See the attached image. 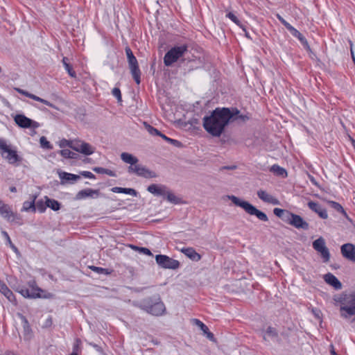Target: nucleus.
<instances>
[{
	"label": "nucleus",
	"mask_w": 355,
	"mask_h": 355,
	"mask_svg": "<svg viewBox=\"0 0 355 355\" xmlns=\"http://www.w3.org/2000/svg\"><path fill=\"white\" fill-rule=\"evenodd\" d=\"M318 252L320 254L324 263H327L329 261L330 253L329 249L327 247L320 250L319 251H318Z\"/></svg>",
	"instance_id": "obj_37"
},
{
	"label": "nucleus",
	"mask_w": 355,
	"mask_h": 355,
	"mask_svg": "<svg viewBox=\"0 0 355 355\" xmlns=\"http://www.w3.org/2000/svg\"><path fill=\"white\" fill-rule=\"evenodd\" d=\"M85 141H83L78 140V139L72 140V142H71V148H72L75 151L79 153L80 148H82V144Z\"/></svg>",
	"instance_id": "obj_42"
},
{
	"label": "nucleus",
	"mask_w": 355,
	"mask_h": 355,
	"mask_svg": "<svg viewBox=\"0 0 355 355\" xmlns=\"http://www.w3.org/2000/svg\"><path fill=\"white\" fill-rule=\"evenodd\" d=\"M15 123L22 128H37L40 127V123L35 121L24 114H16L14 116Z\"/></svg>",
	"instance_id": "obj_9"
},
{
	"label": "nucleus",
	"mask_w": 355,
	"mask_h": 355,
	"mask_svg": "<svg viewBox=\"0 0 355 355\" xmlns=\"http://www.w3.org/2000/svg\"><path fill=\"white\" fill-rule=\"evenodd\" d=\"M318 214L321 218L326 219L328 218L327 210L324 208H322Z\"/></svg>",
	"instance_id": "obj_55"
},
{
	"label": "nucleus",
	"mask_w": 355,
	"mask_h": 355,
	"mask_svg": "<svg viewBox=\"0 0 355 355\" xmlns=\"http://www.w3.org/2000/svg\"><path fill=\"white\" fill-rule=\"evenodd\" d=\"M0 215L7 219H10L13 216V212L9 205L3 203L1 200H0Z\"/></svg>",
	"instance_id": "obj_23"
},
{
	"label": "nucleus",
	"mask_w": 355,
	"mask_h": 355,
	"mask_svg": "<svg viewBox=\"0 0 355 355\" xmlns=\"http://www.w3.org/2000/svg\"><path fill=\"white\" fill-rule=\"evenodd\" d=\"M129 173H134L137 176L146 179L155 178L157 177V174L155 171L139 164H137L134 168L131 167L129 169Z\"/></svg>",
	"instance_id": "obj_8"
},
{
	"label": "nucleus",
	"mask_w": 355,
	"mask_h": 355,
	"mask_svg": "<svg viewBox=\"0 0 355 355\" xmlns=\"http://www.w3.org/2000/svg\"><path fill=\"white\" fill-rule=\"evenodd\" d=\"M60 153L64 158L76 159L77 157V154L69 149L61 150Z\"/></svg>",
	"instance_id": "obj_40"
},
{
	"label": "nucleus",
	"mask_w": 355,
	"mask_h": 355,
	"mask_svg": "<svg viewBox=\"0 0 355 355\" xmlns=\"http://www.w3.org/2000/svg\"><path fill=\"white\" fill-rule=\"evenodd\" d=\"M44 200H46L47 207L51 208L53 211H58L60 209V204L58 200L51 199L47 196L44 197Z\"/></svg>",
	"instance_id": "obj_29"
},
{
	"label": "nucleus",
	"mask_w": 355,
	"mask_h": 355,
	"mask_svg": "<svg viewBox=\"0 0 355 355\" xmlns=\"http://www.w3.org/2000/svg\"><path fill=\"white\" fill-rule=\"evenodd\" d=\"M93 171L99 174H106L110 177H116V174L114 171L103 167H94Z\"/></svg>",
	"instance_id": "obj_35"
},
{
	"label": "nucleus",
	"mask_w": 355,
	"mask_h": 355,
	"mask_svg": "<svg viewBox=\"0 0 355 355\" xmlns=\"http://www.w3.org/2000/svg\"><path fill=\"white\" fill-rule=\"evenodd\" d=\"M277 337V331L272 327H268L263 335V339L265 340H275Z\"/></svg>",
	"instance_id": "obj_27"
},
{
	"label": "nucleus",
	"mask_w": 355,
	"mask_h": 355,
	"mask_svg": "<svg viewBox=\"0 0 355 355\" xmlns=\"http://www.w3.org/2000/svg\"><path fill=\"white\" fill-rule=\"evenodd\" d=\"M64 69H66V71L68 72L69 75L72 77V78H76V72L73 70V68L70 65V64H65L64 66Z\"/></svg>",
	"instance_id": "obj_53"
},
{
	"label": "nucleus",
	"mask_w": 355,
	"mask_h": 355,
	"mask_svg": "<svg viewBox=\"0 0 355 355\" xmlns=\"http://www.w3.org/2000/svg\"><path fill=\"white\" fill-rule=\"evenodd\" d=\"M121 193H125L132 196H137V191L135 189L131 188H123Z\"/></svg>",
	"instance_id": "obj_51"
},
{
	"label": "nucleus",
	"mask_w": 355,
	"mask_h": 355,
	"mask_svg": "<svg viewBox=\"0 0 355 355\" xmlns=\"http://www.w3.org/2000/svg\"><path fill=\"white\" fill-rule=\"evenodd\" d=\"M18 316L21 319L23 324L24 335L27 338H29L31 335V328L29 325L28 320L21 313H18Z\"/></svg>",
	"instance_id": "obj_26"
},
{
	"label": "nucleus",
	"mask_w": 355,
	"mask_h": 355,
	"mask_svg": "<svg viewBox=\"0 0 355 355\" xmlns=\"http://www.w3.org/2000/svg\"><path fill=\"white\" fill-rule=\"evenodd\" d=\"M349 43L350 45V52H351L352 58H355V56H354V51H353V43L351 40H349Z\"/></svg>",
	"instance_id": "obj_62"
},
{
	"label": "nucleus",
	"mask_w": 355,
	"mask_h": 355,
	"mask_svg": "<svg viewBox=\"0 0 355 355\" xmlns=\"http://www.w3.org/2000/svg\"><path fill=\"white\" fill-rule=\"evenodd\" d=\"M128 62L130 70V73L136 83L139 85L141 82V71L139 68L137 60L135 56L134 58H128Z\"/></svg>",
	"instance_id": "obj_11"
},
{
	"label": "nucleus",
	"mask_w": 355,
	"mask_h": 355,
	"mask_svg": "<svg viewBox=\"0 0 355 355\" xmlns=\"http://www.w3.org/2000/svg\"><path fill=\"white\" fill-rule=\"evenodd\" d=\"M257 196L259 199L266 203H269L273 205H279V200L275 197L272 196L266 191L260 189L257 191Z\"/></svg>",
	"instance_id": "obj_13"
},
{
	"label": "nucleus",
	"mask_w": 355,
	"mask_h": 355,
	"mask_svg": "<svg viewBox=\"0 0 355 355\" xmlns=\"http://www.w3.org/2000/svg\"><path fill=\"white\" fill-rule=\"evenodd\" d=\"M273 213L277 217L282 218L286 223V218H287L290 214V211L284 210L280 208H275Z\"/></svg>",
	"instance_id": "obj_33"
},
{
	"label": "nucleus",
	"mask_w": 355,
	"mask_h": 355,
	"mask_svg": "<svg viewBox=\"0 0 355 355\" xmlns=\"http://www.w3.org/2000/svg\"><path fill=\"white\" fill-rule=\"evenodd\" d=\"M40 143L41 146L43 148H46V149H52L53 148L52 145L50 144V142L49 141H47L46 138L44 136L40 137Z\"/></svg>",
	"instance_id": "obj_46"
},
{
	"label": "nucleus",
	"mask_w": 355,
	"mask_h": 355,
	"mask_svg": "<svg viewBox=\"0 0 355 355\" xmlns=\"http://www.w3.org/2000/svg\"><path fill=\"white\" fill-rule=\"evenodd\" d=\"M193 322L203 331L204 334L206 335L209 340L214 341V334L209 331L208 327L202 322L198 319H193Z\"/></svg>",
	"instance_id": "obj_22"
},
{
	"label": "nucleus",
	"mask_w": 355,
	"mask_h": 355,
	"mask_svg": "<svg viewBox=\"0 0 355 355\" xmlns=\"http://www.w3.org/2000/svg\"><path fill=\"white\" fill-rule=\"evenodd\" d=\"M187 51L188 46L186 44L175 46L171 48L164 57V63L165 66H171L180 58L183 57Z\"/></svg>",
	"instance_id": "obj_5"
},
{
	"label": "nucleus",
	"mask_w": 355,
	"mask_h": 355,
	"mask_svg": "<svg viewBox=\"0 0 355 355\" xmlns=\"http://www.w3.org/2000/svg\"><path fill=\"white\" fill-rule=\"evenodd\" d=\"M342 255L347 259L355 262V245L352 243L343 244L340 248Z\"/></svg>",
	"instance_id": "obj_12"
},
{
	"label": "nucleus",
	"mask_w": 355,
	"mask_h": 355,
	"mask_svg": "<svg viewBox=\"0 0 355 355\" xmlns=\"http://www.w3.org/2000/svg\"><path fill=\"white\" fill-rule=\"evenodd\" d=\"M35 209H37L40 213H43L45 211L47 205H46V200L43 201V200H39L36 202H35Z\"/></svg>",
	"instance_id": "obj_39"
},
{
	"label": "nucleus",
	"mask_w": 355,
	"mask_h": 355,
	"mask_svg": "<svg viewBox=\"0 0 355 355\" xmlns=\"http://www.w3.org/2000/svg\"><path fill=\"white\" fill-rule=\"evenodd\" d=\"M334 300L339 304L340 317L354 322L355 319V293H343Z\"/></svg>",
	"instance_id": "obj_2"
},
{
	"label": "nucleus",
	"mask_w": 355,
	"mask_h": 355,
	"mask_svg": "<svg viewBox=\"0 0 355 355\" xmlns=\"http://www.w3.org/2000/svg\"><path fill=\"white\" fill-rule=\"evenodd\" d=\"M122 189H123L122 187H112L111 189V191L114 193H122Z\"/></svg>",
	"instance_id": "obj_61"
},
{
	"label": "nucleus",
	"mask_w": 355,
	"mask_h": 355,
	"mask_svg": "<svg viewBox=\"0 0 355 355\" xmlns=\"http://www.w3.org/2000/svg\"><path fill=\"white\" fill-rule=\"evenodd\" d=\"M286 223L295 227L297 229H302L306 230L309 229V223H306L304 219L299 215L290 212V214L287 218H286Z\"/></svg>",
	"instance_id": "obj_10"
},
{
	"label": "nucleus",
	"mask_w": 355,
	"mask_h": 355,
	"mask_svg": "<svg viewBox=\"0 0 355 355\" xmlns=\"http://www.w3.org/2000/svg\"><path fill=\"white\" fill-rule=\"evenodd\" d=\"M155 260L158 266L162 268L175 270L180 267V262L166 255L157 254Z\"/></svg>",
	"instance_id": "obj_6"
},
{
	"label": "nucleus",
	"mask_w": 355,
	"mask_h": 355,
	"mask_svg": "<svg viewBox=\"0 0 355 355\" xmlns=\"http://www.w3.org/2000/svg\"><path fill=\"white\" fill-rule=\"evenodd\" d=\"M308 207L315 213H318L320 209L322 208L318 203L310 201L308 202Z\"/></svg>",
	"instance_id": "obj_47"
},
{
	"label": "nucleus",
	"mask_w": 355,
	"mask_h": 355,
	"mask_svg": "<svg viewBox=\"0 0 355 355\" xmlns=\"http://www.w3.org/2000/svg\"><path fill=\"white\" fill-rule=\"evenodd\" d=\"M99 196V191L92 189H83L78 191L76 196V200H81L87 197L94 198Z\"/></svg>",
	"instance_id": "obj_19"
},
{
	"label": "nucleus",
	"mask_w": 355,
	"mask_h": 355,
	"mask_svg": "<svg viewBox=\"0 0 355 355\" xmlns=\"http://www.w3.org/2000/svg\"><path fill=\"white\" fill-rule=\"evenodd\" d=\"M125 53L127 55V59L135 57V55L132 53V51L128 46L125 48Z\"/></svg>",
	"instance_id": "obj_58"
},
{
	"label": "nucleus",
	"mask_w": 355,
	"mask_h": 355,
	"mask_svg": "<svg viewBox=\"0 0 355 355\" xmlns=\"http://www.w3.org/2000/svg\"><path fill=\"white\" fill-rule=\"evenodd\" d=\"M42 290L39 288H32L31 290L28 288H22L20 293L25 297L28 298H38L43 296L40 294Z\"/></svg>",
	"instance_id": "obj_18"
},
{
	"label": "nucleus",
	"mask_w": 355,
	"mask_h": 355,
	"mask_svg": "<svg viewBox=\"0 0 355 355\" xmlns=\"http://www.w3.org/2000/svg\"><path fill=\"white\" fill-rule=\"evenodd\" d=\"M3 235L5 236V238L7 240L8 243L9 244L10 247L12 249V250L16 253L17 255H20V252L17 248L12 243L10 238L8 235V234L3 231L2 232Z\"/></svg>",
	"instance_id": "obj_41"
},
{
	"label": "nucleus",
	"mask_w": 355,
	"mask_h": 355,
	"mask_svg": "<svg viewBox=\"0 0 355 355\" xmlns=\"http://www.w3.org/2000/svg\"><path fill=\"white\" fill-rule=\"evenodd\" d=\"M330 203H331L332 207L334 209H335L336 211L341 212L344 214H346L343 207L339 203H338L336 202H334V201L330 202Z\"/></svg>",
	"instance_id": "obj_50"
},
{
	"label": "nucleus",
	"mask_w": 355,
	"mask_h": 355,
	"mask_svg": "<svg viewBox=\"0 0 355 355\" xmlns=\"http://www.w3.org/2000/svg\"><path fill=\"white\" fill-rule=\"evenodd\" d=\"M270 171L279 176H282V177L287 176L286 171L284 168L279 166L277 164L272 165L270 168Z\"/></svg>",
	"instance_id": "obj_32"
},
{
	"label": "nucleus",
	"mask_w": 355,
	"mask_h": 355,
	"mask_svg": "<svg viewBox=\"0 0 355 355\" xmlns=\"http://www.w3.org/2000/svg\"><path fill=\"white\" fill-rule=\"evenodd\" d=\"M146 129L148 130V132L152 135H157V136H159L162 137V135H163L160 131H159L157 129L155 128L154 127L150 125H146Z\"/></svg>",
	"instance_id": "obj_48"
},
{
	"label": "nucleus",
	"mask_w": 355,
	"mask_h": 355,
	"mask_svg": "<svg viewBox=\"0 0 355 355\" xmlns=\"http://www.w3.org/2000/svg\"><path fill=\"white\" fill-rule=\"evenodd\" d=\"M89 345L91 346H92L96 351H98L101 353L103 352L102 348L100 346H98V345L94 344V343H89Z\"/></svg>",
	"instance_id": "obj_60"
},
{
	"label": "nucleus",
	"mask_w": 355,
	"mask_h": 355,
	"mask_svg": "<svg viewBox=\"0 0 355 355\" xmlns=\"http://www.w3.org/2000/svg\"><path fill=\"white\" fill-rule=\"evenodd\" d=\"M89 268L94 271V272H96L98 274H110V272L108 271L107 269L106 268H101V267H97V266H90Z\"/></svg>",
	"instance_id": "obj_49"
},
{
	"label": "nucleus",
	"mask_w": 355,
	"mask_h": 355,
	"mask_svg": "<svg viewBox=\"0 0 355 355\" xmlns=\"http://www.w3.org/2000/svg\"><path fill=\"white\" fill-rule=\"evenodd\" d=\"M295 37L298 38L299 40L301 42V43L302 44V45L306 48V49H309V44H308V42L307 40H306V38L302 35V34L301 33H300L297 29H295L293 26H292L291 28H290V29L288 30Z\"/></svg>",
	"instance_id": "obj_25"
},
{
	"label": "nucleus",
	"mask_w": 355,
	"mask_h": 355,
	"mask_svg": "<svg viewBox=\"0 0 355 355\" xmlns=\"http://www.w3.org/2000/svg\"><path fill=\"white\" fill-rule=\"evenodd\" d=\"M309 178L310 180V181L315 186H318V182L317 181L315 180V179L314 178V177H313L312 175H309Z\"/></svg>",
	"instance_id": "obj_63"
},
{
	"label": "nucleus",
	"mask_w": 355,
	"mask_h": 355,
	"mask_svg": "<svg viewBox=\"0 0 355 355\" xmlns=\"http://www.w3.org/2000/svg\"><path fill=\"white\" fill-rule=\"evenodd\" d=\"M81 175L85 177V178H89V179H94L95 178V175L89 172V171H83L81 172Z\"/></svg>",
	"instance_id": "obj_56"
},
{
	"label": "nucleus",
	"mask_w": 355,
	"mask_h": 355,
	"mask_svg": "<svg viewBox=\"0 0 355 355\" xmlns=\"http://www.w3.org/2000/svg\"><path fill=\"white\" fill-rule=\"evenodd\" d=\"M94 148L89 144L84 142L82 144V148H80L79 153L85 155H90L94 153Z\"/></svg>",
	"instance_id": "obj_31"
},
{
	"label": "nucleus",
	"mask_w": 355,
	"mask_h": 355,
	"mask_svg": "<svg viewBox=\"0 0 355 355\" xmlns=\"http://www.w3.org/2000/svg\"><path fill=\"white\" fill-rule=\"evenodd\" d=\"M167 188L163 184H152L148 187L147 191L155 196H164Z\"/></svg>",
	"instance_id": "obj_17"
},
{
	"label": "nucleus",
	"mask_w": 355,
	"mask_h": 355,
	"mask_svg": "<svg viewBox=\"0 0 355 355\" xmlns=\"http://www.w3.org/2000/svg\"><path fill=\"white\" fill-rule=\"evenodd\" d=\"M60 178H61V180H62L63 181H65V182L76 181L77 180H78L80 178V177L77 175H74V174H71V173H66V172H62V173H60Z\"/></svg>",
	"instance_id": "obj_34"
},
{
	"label": "nucleus",
	"mask_w": 355,
	"mask_h": 355,
	"mask_svg": "<svg viewBox=\"0 0 355 355\" xmlns=\"http://www.w3.org/2000/svg\"><path fill=\"white\" fill-rule=\"evenodd\" d=\"M71 142H72V140L62 139L61 141L60 147L68 146L71 148Z\"/></svg>",
	"instance_id": "obj_57"
},
{
	"label": "nucleus",
	"mask_w": 355,
	"mask_h": 355,
	"mask_svg": "<svg viewBox=\"0 0 355 355\" xmlns=\"http://www.w3.org/2000/svg\"><path fill=\"white\" fill-rule=\"evenodd\" d=\"M0 292L5 296L10 302H13L15 296L12 292L8 288L5 283L0 281Z\"/></svg>",
	"instance_id": "obj_24"
},
{
	"label": "nucleus",
	"mask_w": 355,
	"mask_h": 355,
	"mask_svg": "<svg viewBox=\"0 0 355 355\" xmlns=\"http://www.w3.org/2000/svg\"><path fill=\"white\" fill-rule=\"evenodd\" d=\"M121 160L126 164H130L128 168V171L129 172V169L132 167L134 168L135 166L138 164L139 159L137 157L128 153H122L120 155Z\"/></svg>",
	"instance_id": "obj_16"
},
{
	"label": "nucleus",
	"mask_w": 355,
	"mask_h": 355,
	"mask_svg": "<svg viewBox=\"0 0 355 355\" xmlns=\"http://www.w3.org/2000/svg\"><path fill=\"white\" fill-rule=\"evenodd\" d=\"M318 252L320 254L324 263H327L329 261L330 253L329 249L327 247L320 250L319 251H318Z\"/></svg>",
	"instance_id": "obj_38"
},
{
	"label": "nucleus",
	"mask_w": 355,
	"mask_h": 355,
	"mask_svg": "<svg viewBox=\"0 0 355 355\" xmlns=\"http://www.w3.org/2000/svg\"><path fill=\"white\" fill-rule=\"evenodd\" d=\"M225 198L231 200L235 205L243 209L248 214L257 216V218L261 221L266 222L268 220V218L264 212L259 210L250 202L243 200L233 195H227Z\"/></svg>",
	"instance_id": "obj_3"
},
{
	"label": "nucleus",
	"mask_w": 355,
	"mask_h": 355,
	"mask_svg": "<svg viewBox=\"0 0 355 355\" xmlns=\"http://www.w3.org/2000/svg\"><path fill=\"white\" fill-rule=\"evenodd\" d=\"M232 115L230 108L217 107L209 116L203 118V128L213 137H220L225 130V127L231 122Z\"/></svg>",
	"instance_id": "obj_1"
},
{
	"label": "nucleus",
	"mask_w": 355,
	"mask_h": 355,
	"mask_svg": "<svg viewBox=\"0 0 355 355\" xmlns=\"http://www.w3.org/2000/svg\"><path fill=\"white\" fill-rule=\"evenodd\" d=\"M112 95L116 97L118 100L119 102H121V90L117 88V87H115L112 89Z\"/></svg>",
	"instance_id": "obj_52"
},
{
	"label": "nucleus",
	"mask_w": 355,
	"mask_h": 355,
	"mask_svg": "<svg viewBox=\"0 0 355 355\" xmlns=\"http://www.w3.org/2000/svg\"><path fill=\"white\" fill-rule=\"evenodd\" d=\"M80 345V340L79 339H77L76 340V343L73 345V352H76L77 353Z\"/></svg>",
	"instance_id": "obj_59"
},
{
	"label": "nucleus",
	"mask_w": 355,
	"mask_h": 355,
	"mask_svg": "<svg viewBox=\"0 0 355 355\" xmlns=\"http://www.w3.org/2000/svg\"><path fill=\"white\" fill-rule=\"evenodd\" d=\"M324 281L329 285L332 286L335 289H340L342 288V284L337 279L336 276H334L331 273H327L324 276Z\"/></svg>",
	"instance_id": "obj_20"
},
{
	"label": "nucleus",
	"mask_w": 355,
	"mask_h": 355,
	"mask_svg": "<svg viewBox=\"0 0 355 355\" xmlns=\"http://www.w3.org/2000/svg\"><path fill=\"white\" fill-rule=\"evenodd\" d=\"M330 348H331L330 353H331V355H338V354L336 353L335 350H334V345H330Z\"/></svg>",
	"instance_id": "obj_64"
},
{
	"label": "nucleus",
	"mask_w": 355,
	"mask_h": 355,
	"mask_svg": "<svg viewBox=\"0 0 355 355\" xmlns=\"http://www.w3.org/2000/svg\"><path fill=\"white\" fill-rule=\"evenodd\" d=\"M277 19L281 21V23L282 24H284V26L288 29L289 30L290 28L292 27V26L288 23L282 16H280L279 15H277Z\"/></svg>",
	"instance_id": "obj_54"
},
{
	"label": "nucleus",
	"mask_w": 355,
	"mask_h": 355,
	"mask_svg": "<svg viewBox=\"0 0 355 355\" xmlns=\"http://www.w3.org/2000/svg\"><path fill=\"white\" fill-rule=\"evenodd\" d=\"M36 196H33V200L31 201H25L23 203L22 211H28L29 210H32L33 211H35V201L36 199Z\"/></svg>",
	"instance_id": "obj_30"
},
{
	"label": "nucleus",
	"mask_w": 355,
	"mask_h": 355,
	"mask_svg": "<svg viewBox=\"0 0 355 355\" xmlns=\"http://www.w3.org/2000/svg\"><path fill=\"white\" fill-rule=\"evenodd\" d=\"M15 89L19 94H22V95H24L33 100H35L36 101H39V102H41L52 108H54V109H57L56 106L54 105L53 104H52L51 103H50L49 101L45 100V99H43L35 94H31L29 92H28L27 91H25L22 89H20V88H15Z\"/></svg>",
	"instance_id": "obj_14"
},
{
	"label": "nucleus",
	"mask_w": 355,
	"mask_h": 355,
	"mask_svg": "<svg viewBox=\"0 0 355 355\" xmlns=\"http://www.w3.org/2000/svg\"><path fill=\"white\" fill-rule=\"evenodd\" d=\"M0 153L10 164L19 165L22 161V158L18 155L17 150L12 149L11 146L7 144L6 141L2 139H0Z\"/></svg>",
	"instance_id": "obj_4"
},
{
	"label": "nucleus",
	"mask_w": 355,
	"mask_h": 355,
	"mask_svg": "<svg viewBox=\"0 0 355 355\" xmlns=\"http://www.w3.org/2000/svg\"><path fill=\"white\" fill-rule=\"evenodd\" d=\"M139 307L146 311L147 313L159 316L164 314L166 311V307L164 304L161 302H155L153 304H143L139 306Z\"/></svg>",
	"instance_id": "obj_7"
},
{
	"label": "nucleus",
	"mask_w": 355,
	"mask_h": 355,
	"mask_svg": "<svg viewBox=\"0 0 355 355\" xmlns=\"http://www.w3.org/2000/svg\"><path fill=\"white\" fill-rule=\"evenodd\" d=\"M325 247H327L325 241L322 237H320L313 242V248L317 252Z\"/></svg>",
	"instance_id": "obj_36"
},
{
	"label": "nucleus",
	"mask_w": 355,
	"mask_h": 355,
	"mask_svg": "<svg viewBox=\"0 0 355 355\" xmlns=\"http://www.w3.org/2000/svg\"><path fill=\"white\" fill-rule=\"evenodd\" d=\"M181 252L192 261H198L201 259V256L192 248H184Z\"/></svg>",
	"instance_id": "obj_21"
},
{
	"label": "nucleus",
	"mask_w": 355,
	"mask_h": 355,
	"mask_svg": "<svg viewBox=\"0 0 355 355\" xmlns=\"http://www.w3.org/2000/svg\"><path fill=\"white\" fill-rule=\"evenodd\" d=\"M226 16L230 19H231L234 23L240 26L243 31H245V27L241 24L237 17L233 12H230L227 14Z\"/></svg>",
	"instance_id": "obj_43"
},
{
	"label": "nucleus",
	"mask_w": 355,
	"mask_h": 355,
	"mask_svg": "<svg viewBox=\"0 0 355 355\" xmlns=\"http://www.w3.org/2000/svg\"><path fill=\"white\" fill-rule=\"evenodd\" d=\"M130 247L132 249L138 251L140 253H143V254L148 255V256H153V254L150 252V250L149 249L146 248L137 247V246H135V245H130Z\"/></svg>",
	"instance_id": "obj_44"
},
{
	"label": "nucleus",
	"mask_w": 355,
	"mask_h": 355,
	"mask_svg": "<svg viewBox=\"0 0 355 355\" xmlns=\"http://www.w3.org/2000/svg\"><path fill=\"white\" fill-rule=\"evenodd\" d=\"M230 112L232 115L231 117V122L237 121L239 123H245L250 119L248 114H243L236 108H230Z\"/></svg>",
	"instance_id": "obj_15"
},
{
	"label": "nucleus",
	"mask_w": 355,
	"mask_h": 355,
	"mask_svg": "<svg viewBox=\"0 0 355 355\" xmlns=\"http://www.w3.org/2000/svg\"><path fill=\"white\" fill-rule=\"evenodd\" d=\"M162 138L176 147H181L182 146V143L180 141L171 139L164 134L162 135Z\"/></svg>",
	"instance_id": "obj_45"
},
{
	"label": "nucleus",
	"mask_w": 355,
	"mask_h": 355,
	"mask_svg": "<svg viewBox=\"0 0 355 355\" xmlns=\"http://www.w3.org/2000/svg\"><path fill=\"white\" fill-rule=\"evenodd\" d=\"M164 196H166V200L174 205H178L181 202V199L176 196L168 188H167Z\"/></svg>",
	"instance_id": "obj_28"
}]
</instances>
